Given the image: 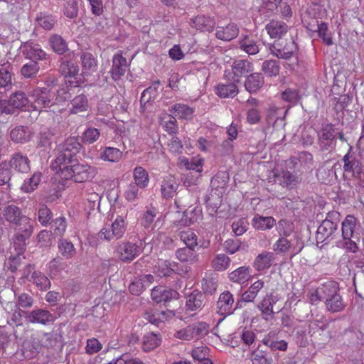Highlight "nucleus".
I'll return each mask as SVG.
<instances>
[{"label": "nucleus", "mask_w": 364, "mask_h": 364, "mask_svg": "<svg viewBox=\"0 0 364 364\" xmlns=\"http://www.w3.org/2000/svg\"><path fill=\"white\" fill-rule=\"evenodd\" d=\"M0 216H2L15 231L14 243L16 249L19 252L23 251L26 241L33 232V222L23 215L20 208L14 205H9L1 209Z\"/></svg>", "instance_id": "obj_1"}, {"label": "nucleus", "mask_w": 364, "mask_h": 364, "mask_svg": "<svg viewBox=\"0 0 364 364\" xmlns=\"http://www.w3.org/2000/svg\"><path fill=\"white\" fill-rule=\"evenodd\" d=\"M358 220L352 215H348L342 222V240L337 242L338 247H342L351 252L358 250L357 242L360 240V233L357 228Z\"/></svg>", "instance_id": "obj_2"}, {"label": "nucleus", "mask_w": 364, "mask_h": 364, "mask_svg": "<svg viewBox=\"0 0 364 364\" xmlns=\"http://www.w3.org/2000/svg\"><path fill=\"white\" fill-rule=\"evenodd\" d=\"M55 171L57 173L60 172L62 177L65 179H73L77 183L90 181L97 173L95 167L79 163L61 166V167H58V169Z\"/></svg>", "instance_id": "obj_3"}, {"label": "nucleus", "mask_w": 364, "mask_h": 364, "mask_svg": "<svg viewBox=\"0 0 364 364\" xmlns=\"http://www.w3.org/2000/svg\"><path fill=\"white\" fill-rule=\"evenodd\" d=\"M81 148L82 146L77 137L72 136L68 138L62 144L61 150L56 159L52 163V169L57 170L59 166L61 167V166L73 164L75 161V157L79 153Z\"/></svg>", "instance_id": "obj_4"}, {"label": "nucleus", "mask_w": 364, "mask_h": 364, "mask_svg": "<svg viewBox=\"0 0 364 364\" xmlns=\"http://www.w3.org/2000/svg\"><path fill=\"white\" fill-rule=\"evenodd\" d=\"M338 128L332 123L323 124L317 132L318 145L321 151H333L336 146V131Z\"/></svg>", "instance_id": "obj_5"}, {"label": "nucleus", "mask_w": 364, "mask_h": 364, "mask_svg": "<svg viewBox=\"0 0 364 364\" xmlns=\"http://www.w3.org/2000/svg\"><path fill=\"white\" fill-rule=\"evenodd\" d=\"M55 91L48 87H38L31 94V103L36 110L50 107L55 104Z\"/></svg>", "instance_id": "obj_6"}, {"label": "nucleus", "mask_w": 364, "mask_h": 364, "mask_svg": "<svg viewBox=\"0 0 364 364\" xmlns=\"http://www.w3.org/2000/svg\"><path fill=\"white\" fill-rule=\"evenodd\" d=\"M253 71V63L247 59L235 60L230 70L225 71V77L228 81L240 82L242 77H247Z\"/></svg>", "instance_id": "obj_7"}, {"label": "nucleus", "mask_w": 364, "mask_h": 364, "mask_svg": "<svg viewBox=\"0 0 364 364\" xmlns=\"http://www.w3.org/2000/svg\"><path fill=\"white\" fill-rule=\"evenodd\" d=\"M328 287L325 298L326 309L331 313L342 311L346 307V304L338 293L339 287L338 283L334 281H329Z\"/></svg>", "instance_id": "obj_8"}, {"label": "nucleus", "mask_w": 364, "mask_h": 364, "mask_svg": "<svg viewBox=\"0 0 364 364\" xmlns=\"http://www.w3.org/2000/svg\"><path fill=\"white\" fill-rule=\"evenodd\" d=\"M126 219V215H117L110 227L104 228L101 230L99 237L107 241L122 238L127 230V222Z\"/></svg>", "instance_id": "obj_9"}, {"label": "nucleus", "mask_w": 364, "mask_h": 364, "mask_svg": "<svg viewBox=\"0 0 364 364\" xmlns=\"http://www.w3.org/2000/svg\"><path fill=\"white\" fill-rule=\"evenodd\" d=\"M30 100L22 91H17L11 95L9 100L0 98V110L6 114L14 112V109H22L26 107Z\"/></svg>", "instance_id": "obj_10"}, {"label": "nucleus", "mask_w": 364, "mask_h": 364, "mask_svg": "<svg viewBox=\"0 0 364 364\" xmlns=\"http://www.w3.org/2000/svg\"><path fill=\"white\" fill-rule=\"evenodd\" d=\"M142 240L140 244L131 242H122L117 246L116 252L119 259L123 262H131L138 257L143 250Z\"/></svg>", "instance_id": "obj_11"}, {"label": "nucleus", "mask_w": 364, "mask_h": 364, "mask_svg": "<svg viewBox=\"0 0 364 364\" xmlns=\"http://www.w3.org/2000/svg\"><path fill=\"white\" fill-rule=\"evenodd\" d=\"M348 146V151L342 159L343 170L347 173H351L355 178H361L364 175V167L352 153L353 147L350 144Z\"/></svg>", "instance_id": "obj_12"}, {"label": "nucleus", "mask_w": 364, "mask_h": 364, "mask_svg": "<svg viewBox=\"0 0 364 364\" xmlns=\"http://www.w3.org/2000/svg\"><path fill=\"white\" fill-rule=\"evenodd\" d=\"M337 230L336 225H333L328 220H323L316 233L317 243H329L338 233Z\"/></svg>", "instance_id": "obj_13"}, {"label": "nucleus", "mask_w": 364, "mask_h": 364, "mask_svg": "<svg viewBox=\"0 0 364 364\" xmlns=\"http://www.w3.org/2000/svg\"><path fill=\"white\" fill-rule=\"evenodd\" d=\"M279 298L277 294L273 293L267 294L257 305L262 312V318L269 321L274 318L275 312L273 310L274 306L277 303Z\"/></svg>", "instance_id": "obj_14"}, {"label": "nucleus", "mask_w": 364, "mask_h": 364, "mask_svg": "<svg viewBox=\"0 0 364 364\" xmlns=\"http://www.w3.org/2000/svg\"><path fill=\"white\" fill-rule=\"evenodd\" d=\"M235 300L233 295L229 291L220 294L216 304L217 313L221 316L230 315L235 311Z\"/></svg>", "instance_id": "obj_15"}, {"label": "nucleus", "mask_w": 364, "mask_h": 364, "mask_svg": "<svg viewBox=\"0 0 364 364\" xmlns=\"http://www.w3.org/2000/svg\"><path fill=\"white\" fill-rule=\"evenodd\" d=\"M127 67V59L122 55V52L119 51L114 54L110 70L112 78L114 81L119 80L125 74Z\"/></svg>", "instance_id": "obj_16"}, {"label": "nucleus", "mask_w": 364, "mask_h": 364, "mask_svg": "<svg viewBox=\"0 0 364 364\" xmlns=\"http://www.w3.org/2000/svg\"><path fill=\"white\" fill-rule=\"evenodd\" d=\"M296 44L294 41H290L285 46H282L279 43H274L269 48L271 53L278 58L289 60L296 50Z\"/></svg>", "instance_id": "obj_17"}, {"label": "nucleus", "mask_w": 364, "mask_h": 364, "mask_svg": "<svg viewBox=\"0 0 364 364\" xmlns=\"http://www.w3.org/2000/svg\"><path fill=\"white\" fill-rule=\"evenodd\" d=\"M238 48L249 55H254L259 52V44L256 38L248 34H242L238 41Z\"/></svg>", "instance_id": "obj_18"}, {"label": "nucleus", "mask_w": 364, "mask_h": 364, "mask_svg": "<svg viewBox=\"0 0 364 364\" xmlns=\"http://www.w3.org/2000/svg\"><path fill=\"white\" fill-rule=\"evenodd\" d=\"M179 187V182L172 175H168L164 178L161 185V193L164 199H170L173 198Z\"/></svg>", "instance_id": "obj_19"}, {"label": "nucleus", "mask_w": 364, "mask_h": 364, "mask_svg": "<svg viewBox=\"0 0 364 364\" xmlns=\"http://www.w3.org/2000/svg\"><path fill=\"white\" fill-rule=\"evenodd\" d=\"M21 49L26 58L32 61L36 62V60L46 59L47 55L40 45L33 42H26L21 46Z\"/></svg>", "instance_id": "obj_20"}, {"label": "nucleus", "mask_w": 364, "mask_h": 364, "mask_svg": "<svg viewBox=\"0 0 364 364\" xmlns=\"http://www.w3.org/2000/svg\"><path fill=\"white\" fill-rule=\"evenodd\" d=\"M151 299L156 303L168 302L172 299H177L179 294L173 289H168L164 287H156L151 290Z\"/></svg>", "instance_id": "obj_21"}, {"label": "nucleus", "mask_w": 364, "mask_h": 364, "mask_svg": "<svg viewBox=\"0 0 364 364\" xmlns=\"http://www.w3.org/2000/svg\"><path fill=\"white\" fill-rule=\"evenodd\" d=\"M337 171H341V164L335 163L331 168H321L317 171V178L323 183L330 184L336 181Z\"/></svg>", "instance_id": "obj_22"}, {"label": "nucleus", "mask_w": 364, "mask_h": 364, "mask_svg": "<svg viewBox=\"0 0 364 364\" xmlns=\"http://www.w3.org/2000/svg\"><path fill=\"white\" fill-rule=\"evenodd\" d=\"M240 28L235 23H230L225 26H219L217 28L215 36L218 39L224 41H230L238 36Z\"/></svg>", "instance_id": "obj_23"}, {"label": "nucleus", "mask_w": 364, "mask_h": 364, "mask_svg": "<svg viewBox=\"0 0 364 364\" xmlns=\"http://www.w3.org/2000/svg\"><path fill=\"white\" fill-rule=\"evenodd\" d=\"M176 258L183 263L193 264L199 262V255L193 247H183L176 251Z\"/></svg>", "instance_id": "obj_24"}, {"label": "nucleus", "mask_w": 364, "mask_h": 364, "mask_svg": "<svg viewBox=\"0 0 364 364\" xmlns=\"http://www.w3.org/2000/svg\"><path fill=\"white\" fill-rule=\"evenodd\" d=\"M274 254L272 252L263 251L259 254L253 262V267L257 271L269 269L274 262Z\"/></svg>", "instance_id": "obj_25"}, {"label": "nucleus", "mask_w": 364, "mask_h": 364, "mask_svg": "<svg viewBox=\"0 0 364 364\" xmlns=\"http://www.w3.org/2000/svg\"><path fill=\"white\" fill-rule=\"evenodd\" d=\"M56 22V17L48 12H40L35 18L36 28H42L45 31L52 30Z\"/></svg>", "instance_id": "obj_26"}, {"label": "nucleus", "mask_w": 364, "mask_h": 364, "mask_svg": "<svg viewBox=\"0 0 364 364\" xmlns=\"http://www.w3.org/2000/svg\"><path fill=\"white\" fill-rule=\"evenodd\" d=\"M27 319L32 323H41L46 325L54 320L53 315L45 309L33 310L27 316Z\"/></svg>", "instance_id": "obj_27"}, {"label": "nucleus", "mask_w": 364, "mask_h": 364, "mask_svg": "<svg viewBox=\"0 0 364 364\" xmlns=\"http://www.w3.org/2000/svg\"><path fill=\"white\" fill-rule=\"evenodd\" d=\"M264 77L259 73H251L245 81V87L250 93L257 92L264 85Z\"/></svg>", "instance_id": "obj_28"}, {"label": "nucleus", "mask_w": 364, "mask_h": 364, "mask_svg": "<svg viewBox=\"0 0 364 364\" xmlns=\"http://www.w3.org/2000/svg\"><path fill=\"white\" fill-rule=\"evenodd\" d=\"M287 109L283 107H277L275 105L269 106L266 111V119L269 124H272L273 126L278 120L283 121L287 113Z\"/></svg>", "instance_id": "obj_29"}, {"label": "nucleus", "mask_w": 364, "mask_h": 364, "mask_svg": "<svg viewBox=\"0 0 364 364\" xmlns=\"http://www.w3.org/2000/svg\"><path fill=\"white\" fill-rule=\"evenodd\" d=\"M9 165L21 173H26L30 170V160L20 152L12 156Z\"/></svg>", "instance_id": "obj_30"}, {"label": "nucleus", "mask_w": 364, "mask_h": 364, "mask_svg": "<svg viewBox=\"0 0 364 364\" xmlns=\"http://www.w3.org/2000/svg\"><path fill=\"white\" fill-rule=\"evenodd\" d=\"M266 30L272 38H280L288 31L287 25L279 21H271L266 26Z\"/></svg>", "instance_id": "obj_31"}, {"label": "nucleus", "mask_w": 364, "mask_h": 364, "mask_svg": "<svg viewBox=\"0 0 364 364\" xmlns=\"http://www.w3.org/2000/svg\"><path fill=\"white\" fill-rule=\"evenodd\" d=\"M237 83L236 82L230 81L226 84H219L215 87V92L222 98H233L239 92L238 87L236 85Z\"/></svg>", "instance_id": "obj_32"}, {"label": "nucleus", "mask_w": 364, "mask_h": 364, "mask_svg": "<svg viewBox=\"0 0 364 364\" xmlns=\"http://www.w3.org/2000/svg\"><path fill=\"white\" fill-rule=\"evenodd\" d=\"M70 104V112L74 114L85 112L90 107L87 96L82 94L75 97Z\"/></svg>", "instance_id": "obj_33"}, {"label": "nucleus", "mask_w": 364, "mask_h": 364, "mask_svg": "<svg viewBox=\"0 0 364 364\" xmlns=\"http://www.w3.org/2000/svg\"><path fill=\"white\" fill-rule=\"evenodd\" d=\"M32 133L28 127L18 126L10 133L11 139L16 143H26L31 139Z\"/></svg>", "instance_id": "obj_34"}, {"label": "nucleus", "mask_w": 364, "mask_h": 364, "mask_svg": "<svg viewBox=\"0 0 364 364\" xmlns=\"http://www.w3.org/2000/svg\"><path fill=\"white\" fill-rule=\"evenodd\" d=\"M205 296L200 291H193L188 295L186 302L187 311H197L201 309L203 306Z\"/></svg>", "instance_id": "obj_35"}, {"label": "nucleus", "mask_w": 364, "mask_h": 364, "mask_svg": "<svg viewBox=\"0 0 364 364\" xmlns=\"http://www.w3.org/2000/svg\"><path fill=\"white\" fill-rule=\"evenodd\" d=\"M80 60L84 75H90L97 70V63L91 53H82L80 56Z\"/></svg>", "instance_id": "obj_36"}, {"label": "nucleus", "mask_w": 364, "mask_h": 364, "mask_svg": "<svg viewBox=\"0 0 364 364\" xmlns=\"http://www.w3.org/2000/svg\"><path fill=\"white\" fill-rule=\"evenodd\" d=\"M59 70L65 77H73L79 73V66L73 60L63 59Z\"/></svg>", "instance_id": "obj_37"}, {"label": "nucleus", "mask_w": 364, "mask_h": 364, "mask_svg": "<svg viewBox=\"0 0 364 364\" xmlns=\"http://www.w3.org/2000/svg\"><path fill=\"white\" fill-rule=\"evenodd\" d=\"M193 26L201 31L211 32L215 26V20L205 16H198L193 20Z\"/></svg>", "instance_id": "obj_38"}, {"label": "nucleus", "mask_w": 364, "mask_h": 364, "mask_svg": "<svg viewBox=\"0 0 364 364\" xmlns=\"http://www.w3.org/2000/svg\"><path fill=\"white\" fill-rule=\"evenodd\" d=\"M275 333L272 331L264 336L262 343L270 348L272 350H286L287 343L284 340L275 341Z\"/></svg>", "instance_id": "obj_39"}, {"label": "nucleus", "mask_w": 364, "mask_h": 364, "mask_svg": "<svg viewBox=\"0 0 364 364\" xmlns=\"http://www.w3.org/2000/svg\"><path fill=\"white\" fill-rule=\"evenodd\" d=\"M250 270L249 267L242 266L238 267L229 274L228 278L232 282L243 284L246 282L250 277Z\"/></svg>", "instance_id": "obj_40"}, {"label": "nucleus", "mask_w": 364, "mask_h": 364, "mask_svg": "<svg viewBox=\"0 0 364 364\" xmlns=\"http://www.w3.org/2000/svg\"><path fill=\"white\" fill-rule=\"evenodd\" d=\"M161 342L159 333H149L143 338L142 348L144 351H151L157 348Z\"/></svg>", "instance_id": "obj_41"}, {"label": "nucleus", "mask_w": 364, "mask_h": 364, "mask_svg": "<svg viewBox=\"0 0 364 364\" xmlns=\"http://www.w3.org/2000/svg\"><path fill=\"white\" fill-rule=\"evenodd\" d=\"M193 341H198L209 333L210 326L206 322H196L190 324Z\"/></svg>", "instance_id": "obj_42"}, {"label": "nucleus", "mask_w": 364, "mask_h": 364, "mask_svg": "<svg viewBox=\"0 0 364 364\" xmlns=\"http://www.w3.org/2000/svg\"><path fill=\"white\" fill-rule=\"evenodd\" d=\"M172 114L181 119H191L193 116L194 110L187 105L176 104L169 110Z\"/></svg>", "instance_id": "obj_43"}, {"label": "nucleus", "mask_w": 364, "mask_h": 364, "mask_svg": "<svg viewBox=\"0 0 364 364\" xmlns=\"http://www.w3.org/2000/svg\"><path fill=\"white\" fill-rule=\"evenodd\" d=\"M276 220L272 217L256 215L252 219V225L255 229L260 230H269L275 225Z\"/></svg>", "instance_id": "obj_44"}, {"label": "nucleus", "mask_w": 364, "mask_h": 364, "mask_svg": "<svg viewBox=\"0 0 364 364\" xmlns=\"http://www.w3.org/2000/svg\"><path fill=\"white\" fill-rule=\"evenodd\" d=\"M278 177L280 184L289 189L294 188L299 183L298 176L289 171H282Z\"/></svg>", "instance_id": "obj_45"}, {"label": "nucleus", "mask_w": 364, "mask_h": 364, "mask_svg": "<svg viewBox=\"0 0 364 364\" xmlns=\"http://www.w3.org/2000/svg\"><path fill=\"white\" fill-rule=\"evenodd\" d=\"M264 282L259 279L250 285L247 291L242 294V299L247 302H252L257 297L258 293L264 287Z\"/></svg>", "instance_id": "obj_46"}, {"label": "nucleus", "mask_w": 364, "mask_h": 364, "mask_svg": "<svg viewBox=\"0 0 364 364\" xmlns=\"http://www.w3.org/2000/svg\"><path fill=\"white\" fill-rule=\"evenodd\" d=\"M133 183L139 185L141 188H146L149 182L148 172L141 166H136L133 171Z\"/></svg>", "instance_id": "obj_47"}, {"label": "nucleus", "mask_w": 364, "mask_h": 364, "mask_svg": "<svg viewBox=\"0 0 364 364\" xmlns=\"http://www.w3.org/2000/svg\"><path fill=\"white\" fill-rule=\"evenodd\" d=\"M31 281L41 291H46L51 285L49 279L39 271H34L33 272Z\"/></svg>", "instance_id": "obj_48"}, {"label": "nucleus", "mask_w": 364, "mask_h": 364, "mask_svg": "<svg viewBox=\"0 0 364 364\" xmlns=\"http://www.w3.org/2000/svg\"><path fill=\"white\" fill-rule=\"evenodd\" d=\"M49 43L53 51L58 54H63L68 50V45L65 41L60 35H52L49 38Z\"/></svg>", "instance_id": "obj_49"}, {"label": "nucleus", "mask_w": 364, "mask_h": 364, "mask_svg": "<svg viewBox=\"0 0 364 364\" xmlns=\"http://www.w3.org/2000/svg\"><path fill=\"white\" fill-rule=\"evenodd\" d=\"M58 250L60 255L65 259H70L76 254L73 244L65 239L59 240Z\"/></svg>", "instance_id": "obj_50"}, {"label": "nucleus", "mask_w": 364, "mask_h": 364, "mask_svg": "<svg viewBox=\"0 0 364 364\" xmlns=\"http://www.w3.org/2000/svg\"><path fill=\"white\" fill-rule=\"evenodd\" d=\"M261 70L267 77H272L279 75L280 66L275 60H266L262 63Z\"/></svg>", "instance_id": "obj_51"}, {"label": "nucleus", "mask_w": 364, "mask_h": 364, "mask_svg": "<svg viewBox=\"0 0 364 364\" xmlns=\"http://www.w3.org/2000/svg\"><path fill=\"white\" fill-rule=\"evenodd\" d=\"M122 156V152L117 148L105 147L100 153V159L110 162H117Z\"/></svg>", "instance_id": "obj_52"}, {"label": "nucleus", "mask_w": 364, "mask_h": 364, "mask_svg": "<svg viewBox=\"0 0 364 364\" xmlns=\"http://www.w3.org/2000/svg\"><path fill=\"white\" fill-rule=\"evenodd\" d=\"M178 236L186 246L196 247L198 245V236L192 230L179 231Z\"/></svg>", "instance_id": "obj_53"}, {"label": "nucleus", "mask_w": 364, "mask_h": 364, "mask_svg": "<svg viewBox=\"0 0 364 364\" xmlns=\"http://www.w3.org/2000/svg\"><path fill=\"white\" fill-rule=\"evenodd\" d=\"M260 345L256 350H252L250 359L252 364H272V359L267 354L259 350Z\"/></svg>", "instance_id": "obj_54"}, {"label": "nucleus", "mask_w": 364, "mask_h": 364, "mask_svg": "<svg viewBox=\"0 0 364 364\" xmlns=\"http://www.w3.org/2000/svg\"><path fill=\"white\" fill-rule=\"evenodd\" d=\"M144 188L136 183L131 182L124 192V197L128 201L134 202L139 198L142 193L141 190Z\"/></svg>", "instance_id": "obj_55"}, {"label": "nucleus", "mask_w": 364, "mask_h": 364, "mask_svg": "<svg viewBox=\"0 0 364 364\" xmlns=\"http://www.w3.org/2000/svg\"><path fill=\"white\" fill-rule=\"evenodd\" d=\"M229 179L228 173L225 171H220L212 178L211 186L215 189L223 188L228 184Z\"/></svg>", "instance_id": "obj_56"}, {"label": "nucleus", "mask_w": 364, "mask_h": 364, "mask_svg": "<svg viewBox=\"0 0 364 364\" xmlns=\"http://www.w3.org/2000/svg\"><path fill=\"white\" fill-rule=\"evenodd\" d=\"M41 177V173H34L31 178L24 181L23 185L21 186V190L26 193L32 192L39 185Z\"/></svg>", "instance_id": "obj_57"}, {"label": "nucleus", "mask_w": 364, "mask_h": 364, "mask_svg": "<svg viewBox=\"0 0 364 364\" xmlns=\"http://www.w3.org/2000/svg\"><path fill=\"white\" fill-rule=\"evenodd\" d=\"M230 259L224 254L218 255L212 261V267L217 271H224L228 268Z\"/></svg>", "instance_id": "obj_58"}, {"label": "nucleus", "mask_w": 364, "mask_h": 364, "mask_svg": "<svg viewBox=\"0 0 364 364\" xmlns=\"http://www.w3.org/2000/svg\"><path fill=\"white\" fill-rule=\"evenodd\" d=\"M11 65L7 63L0 67V87H6L11 84Z\"/></svg>", "instance_id": "obj_59"}, {"label": "nucleus", "mask_w": 364, "mask_h": 364, "mask_svg": "<svg viewBox=\"0 0 364 364\" xmlns=\"http://www.w3.org/2000/svg\"><path fill=\"white\" fill-rule=\"evenodd\" d=\"M328 282L323 284L321 287L311 293L309 300L312 304H316L320 301H324L328 288Z\"/></svg>", "instance_id": "obj_60"}, {"label": "nucleus", "mask_w": 364, "mask_h": 364, "mask_svg": "<svg viewBox=\"0 0 364 364\" xmlns=\"http://www.w3.org/2000/svg\"><path fill=\"white\" fill-rule=\"evenodd\" d=\"M11 172L9 164L6 162L0 164V186L7 185L8 187H10Z\"/></svg>", "instance_id": "obj_61"}, {"label": "nucleus", "mask_w": 364, "mask_h": 364, "mask_svg": "<svg viewBox=\"0 0 364 364\" xmlns=\"http://www.w3.org/2000/svg\"><path fill=\"white\" fill-rule=\"evenodd\" d=\"M176 263L167 260L160 261L157 266V273L159 277H169L173 272V267Z\"/></svg>", "instance_id": "obj_62"}, {"label": "nucleus", "mask_w": 364, "mask_h": 364, "mask_svg": "<svg viewBox=\"0 0 364 364\" xmlns=\"http://www.w3.org/2000/svg\"><path fill=\"white\" fill-rule=\"evenodd\" d=\"M38 70L39 66L37 62L31 61L23 65L21 73L24 77L31 78L35 77Z\"/></svg>", "instance_id": "obj_63"}, {"label": "nucleus", "mask_w": 364, "mask_h": 364, "mask_svg": "<svg viewBox=\"0 0 364 364\" xmlns=\"http://www.w3.org/2000/svg\"><path fill=\"white\" fill-rule=\"evenodd\" d=\"M218 278L216 277H208L202 280V288L205 293L213 294L218 287Z\"/></svg>", "instance_id": "obj_64"}]
</instances>
